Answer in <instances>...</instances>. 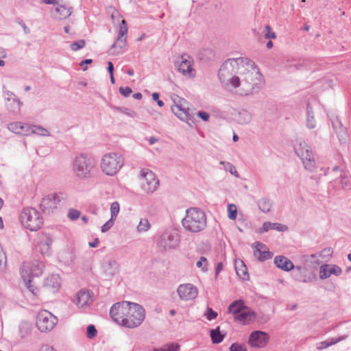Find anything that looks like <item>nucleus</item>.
<instances>
[{
	"instance_id": "1",
	"label": "nucleus",
	"mask_w": 351,
	"mask_h": 351,
	"mask_svg": "<svg viewBox=\"0 0 351 351\" xmlns=\"http://www.w3.org/2000/svg\"><path fill=\"white\" fill-rule=\"evenodd\" d=\"M247 62H249L247 58H230L222 64L219 70L218 76L226 88H236L239 84V78H240L236 75L242 74L246 70L244 65H246Z\"/></svg>"
},
{
	"instance_id": "2",
	"label": "nucleus",
	"mask_w": 351,
	"mask_h": 351,
	"mask_svg": "<svg viewBox=\"0 0 351 351\" xmlns=\"http://www.w3.org/2000/svg\"><path fill=\"white\" fill-rule=\"evenodd\" d=\"M246 72L242 73L241 77L239 78L237 93L241 95H250L257 93L263 84V76L254 64L249 60L247 63Z\"/></svg>"
},
{
	"instance_id": "3",
	"label": "nucleus",
	"mask_w": 351,
	"mask_h": 351,
	"mask_svg": "<svg viewBox=\"0 0 351 351\" xmlns=\"http://www.w3.org/2000/svg\"><path fill=\"white\" fill-rule=\"evenodd\" d=\"M71 165L74 176L78 180H84L93 176L96 160L88 154H80L75 156Z\"/></svg>"
},
{
	"instance_id": "4",
	"label": "nucleus",
	"mask_w": 351,
	"mask_h": 351,
	"mask_svg": "<svg viewBox=\"0 0 351 351\" xmlns=\"http://www.w3.org/2000/svg\"><path fill=\"white\" fill-rule=\"evenodd\" d=\"M183 228L191 233L202 231L206 226V217L199 208L192 207L186 210V216L182 220Z\"/></svg>"
},
{
	"instance_id": "5",
	"label": "nucleus",
	"mask_w": 351,
	"mask_h": 351,
	"mask_svg": "<svg viewBox=\"0 0 351 351\" xmlns=\"http://www.w3.org/2000/svg\"><path fill=\"white\" fill-rule=\"evenodd\" d=\"M19 219L22 225L30 231H37L43 223L40 213L32 207L24 208L20 213Z\"/></svg>"
},
{
	"instance_id": "6",
	"label": "nucleus",
	"mask_w": 351,
	"mask_h": 351,
	"mask_svg": "<svg viewBox=\"0 0 351 351\" xmlns=\"http://www.w3.org/2000/svg\"><path fill=\"white\" fill-rule=\"evenodd\" d=\"M174 104L171 106L172 112L180 120L191 126L195 123V113L189 109L188 102L176 95L173 97Z\"/></svg>"
},
{
	"instance_id": "7",
	"label": "nucleus",
	"mask_w": 351,
	"mask_h": 351,
	"mask_svg": "<svg viewBox=\"0 0 351 351\" xmlns=\"http://www.w3.org/2000/svg\"><path fill=\"white\" fill-rule=\"evenodd\" d=\"M124 164L123 156L118 153L106 154L101 162L102 171L108 176H114L121 169Z\"/></svg>"
},
{
	"instance_id": "8",
	"label": "nucleus",
	"mask_w": 351,
	"mask_h": 351,
	"mask_svg": "<svg viewBox=\"0 0 351 351\" xmlns=\"http://www.w3.org/2000/svg\"><path fill=\"white\" fill-rule=\"evenodd\" d=\"M294 149L302 161L304 168L309 171H313L316 164L312 150L308 144L304 141H300L295 145Z\"/></svg>"
},
{
	"instance_id": "9",
	"label": "nucleus",
	"mask_w": 351,
	"mask_h": 351,
	"mask_svg": "<svg viewBox=\"0 0 351 351\" xmlns=\"http://www.w3.org/2000/svg\"><path fill=\"white\" fill-rule=\"evenodd\" d=\"M125 317L123 326L128 328H136L141 324L145 319V310L136 303H131V306Z\"/></svg>"
},
{
	"instance_id": "10",
	"label": "nucleus",
	"mask_w": 351,
	"mask_h": 351,
	"mask_svg": "<svg viewBox=\"0 0 351 351\" xmlns=\"http://www.w3.org/2000/svg\"><path fill=\"white\" fill-rule=\"evenodd\" d=\"M180 243V235L177 230L168 228L160 235L157 240L158 246L163 251L176 249Z\"/></svg>"
},
{
	"instance_id": "11",
	"label": "nucleus",
	"mask_w": 351,
	"mask_h": 351,
	"mask_svg": "<svg viewBox=\"0 0 351 351\" xmlns=\"http://www.w3.org/2000/svg\"><path fill=\"white\" fill-rule=\"evenodd\" d=\"M66 200V195L63 193L50 194L44 197L40 204V208L45 214H51L54 212L61 202Z\"/></svg>"
},
{
	"instance_id": "12",
	"label": "nucleus",
	"mask_w": 351,
	"mask_h": 351,
	"mask_svg": "<svg viewBox=\"0 0 351 351\" xmlns=\"http://www.w3.org/2000/svg\"><path fill=\"white\" fill-rule=\"evenodd\" d=\"M317 254L304 255L301 257V265L295 266L292 272L293 278L300 282H309L313 280L312 278L308 275L306 264L311 259L314 260Z\"/></svg>"
},
{
	"instance_id": "13",
	"label": "nucleus",
	"mask_w": 351,
	"mask_h": 351,
	"mask_svg": "<svg viewBox=\"0 0 351 351\" xmlns=\"http://www.w3.org/2000/svg\"><path fill=\"white\" fill-rule=\"evenodd\" d=\"M58 319L48 311L43 310L36 316V326L42 332L51 331L56 325Z\"/></svg>"
},
{
	"instance_id": "14",
	"label": "nucleus",
	"mask_w": 351,
	"mask_h": 351,
	"mask_svg": "<svg viewBox=\"0 0 351 351\" xmlns=\"http://www.w3.org/2000/svg\"><path fill=\"white\" fill-rule=\"evenodd\" d=\"M141 180L142 189L147 193L154 192L159 185V180L155 174L147 169H143L141 171Z\"/></svg>"
},
{
	"instance_id": "15",
	"label": "nucleus",
	"mask_w": 351,
	"mask_h": 351,
	"mask_svg": "<svg viewBox=\"0 0 351 351\" xmlns=\"http://www.w3.org/2000/svg\"><path fill=\"white\" fill-rule=\"evenodd\" d=\"M131 303L130 302L123 301L112 305L110 310V315L115 322L123 326L125 315L127 313H129L128 311Z\"/></svg>"
},
{
	"instance_id": "16",
	"label": "nucleus",
	"mask_w": 351,
	"mask_h": 351,
	"mask_svg": "<svg viewBox=\"0 0 351 351\" xmlns=\"http://www.w3.org/2000/svg\"><path fill=\"white\" fill-rule=\"evenodd\" d=\"M93 293L89 290H80L73 299V303L78 308L84 309L89 306L93 302Z\"/></svg>"
},
{
	"instance_id": "17",
	"label": "nucleus",
	"mask_w": 351,
	"mask_h": 351,
	"mask_svg": "<svg viewBox=\"0 0 351 351\" xmlns=\"http://www.w3.org/2000/svg\"><path fill=\"white\" fill-rule=\"evenodd\" d=\"M269 339V335L261 330L253 331L248 339V343L253 348H263L268 343Z\"/></svg>"
},
{
	"instance_id": "18",
	"label": "nucleus",
	"mask_w": 351,
	"mask_h": 351,
	"mask_svg": "<svg viewBox=\"0 0 351 351\" xmlns=\"http://www.w3.org/2000/svg\"><path fill=\"white\" fill-rule=\"evenodd\" d=\"M180 300H191L195 299L197 294V289L192 284L186 283L179 285L177 289Z\"/></svg>"
},
{
	"instance_id": "19",
	"label": "nucleus",
	"mask_w": 351,
	"mask_h": 351,
	"mask_svg": "<svg viewBox=\"0 0 351 351\" xmlns=\"http://www.w3.org/2000/svg\"><path fill=\"white\" fill-rule=\"evenodd\" d=\"M254 246V254L260 261H264L271 258L273 256V253L269 252L267 247L258 241L253 244Z\"/></svg>"
},
{
	"instance_id": "20",
	"label": "nucleus",
	"mask_w": 351,
	"mask_h": 351,
	"mask_svg": "<svg viewBox=\"0 0 351 351\" xmlns=\"http://www.w3.org/2000/svg\"><path fill=\"white\" fill-rule=\"evenodd\" d=\"M342 274V269L336 265H322L320 267L319 278L322 280L328 278L331 275L339 276Z\"/></svg>"
},
{
	"instance_id": "21",
	"label": "nucleus",
	"mask_w": 351,
	"mask_h": 351,
	"mask_svg": "<svg viewBox=\"0 0 351 351\" xmlns=\"http://www.w3.org/2000/svg\"><path fill=\"white\" fill-rule=\"evenodd\" d=\"M25 267V266L23 265L22 269H24L25 270L24 274L25 276L30 277L32 279L33 277H38L43 274L45 265L43 262L34 261L32 263L29 267H27L26 269Z\"/></svg>"
},
{
	"instance_id": "22",
	"label": "nucleus",
	"mask_w": 351,
	"mask_h": 351,
	"mask_svg": "<svg viewBox=\"0 0 351 351\" xmlns=\"http://www.w3.org/2000/svg\"><path fill=\"white\" fill-rule=\"evenodd\" d=\"M60 278L58 275L53 274L47 277L45 282L44 288L51 293H56L60 287Z\"/></svg>"
},
{
	"instance_id": "23",
	"label": "nucleus",
	"mask_w": 351,
	"mask_h": 351,
	"mask_svg": "<svg viewBox=\"0 0 351 351\" xmlns=\"http://www.w3.org/2000/svg\"><path fill=\"white\" fill-rule=\"evenodd\" d=\"M332 125L339 141L345 143L347 139L346 128L337 117L332 120Z\"/></svg>"
},
{
	"instance_id": "24",
	"label": "nucleus",
	"mask_w": 351,
	"mask_h": 351,
	"mask_svg": "<svg viewBox=\"0 0 351 351\" xmlns=\"http://www.w3.org/2000/svg\"><path fill=\"white\" fill-rule=\"evenodd\" d=\"M274 262L278 268L285 271H289L295 268L293 263L284 256H276Z\"/></svg>"
},
{
	"instance_id": "25",
	"label": "nucleus",
	"mask_w": 351,
	"mask_h": 351,
	"mask_svg": "<svg viewBox=\"0 0 351 351\" xmlns=\"http://www.w3.org/2000/svg\"><path fill=\"white\" fill-rule=\"evenodd\" d=\"M255 313L247 306H245L240 313L236 315L234 319L244 324H247L253 322L255 319Z\"/></svg>"
},
{
	"instance_id": "26",
	"label": "nucleus",
	"mask_w": 351,
	"mask_h": 351,
	"mask_svg": "<svg viewBox=\"0 0 351 351\" xmlns=\"http://www.w3.org/2000/svg\"><path fill=\"white\" fill-rule=\"evenodd\" d=\"M72 12V7L58 3L54 10V17L58 20H63L70 16Z\"/></svg>"
},
{
	"instance_id": "27",
	"label": "nucleus",
	"mask_w": 351,
	"mask_h": 351,
	"mask_svg": "<svg viewBox=\"0 0 351 351\" xmlns=\"http://www.w3.org/2000/svg\"><path fill=\"white\" fill-rule=\"evenodd\" d=\"M4 98L8 102L12 101V103H14V107L10 108L11 112L15 114L19 113L20 112L22 102L15 97L14 94L12 92L8 90H5Z\"/></svg>"
},
{
	"instance_id": "28",
	"label": "nucleus",
	"mask_w": 351,
	"mask_h": 351,
	"mask_svg": "<svg viewBox=\"0 0 351 351\" xmlns=\"http://www.w3.org/2000/svg\"><path fill=\"white\" fill-rule=\"evenodd\" d=\"M181 58V62L178 65V70L184 75L193 76V69L191 62L184 58V56H182Z\"/></svg>"
},
{
	"instance_id": "29",
	"label": "nucleus",
	"mask_w": 351,
	"mask_h": 351,
	"mask_svg": "<svg viewBox=\"0 0 351 351\" xmlns=\"http://www.w3.org/2000/svg\"><path fill=\"white\" fill-rule=\"evenodd\" d=\"M234 267L237 274L240 278L243 279V280H247L249 279L247 269L243 261L235 260Z\"/></svg>"
},
{
	"instance_id": "30",
	"label": "nucleus",
	"mask_w": 351,
	"mask_h": 351,
	"mask_svg": "<svg viewBox=\"0 0 351 351\" xmlns=\"http://www.w3.org/2000/svg\"><path fill=\"white\" fill-rule=\"evenodd\" d=\"M103 268L106 274L109 276H113L119 271V264L114 260H110L103 265Z\"/></svg>"
},
{
	"instance_id": "31",
	"label": "nucleus",
	"mask_w": 351,
	"mask_h": 351,
	"mask_svg": "<svg viewBox=\"0 0 351 351\" xmlns=\"http://www.w3.org/2000/svg\"><path fill=\"white\" fill-rule=\"evenodd\" d=\"M287 229V227L285 225H282L278 223L265 222L263 225L261 232H267L269 230H276L280 232H284Z\"/></svg>"
},
{
	"instance_id": "32",
	"label": "nucleus",
	"mask_w": 351,
	"mask_h": 351,
	"mask_svg": "<svg viewBox=\"0 0 351 351\" xmlns=\"http://www.w3.org/2000/svg\"><path fill=\"white\" fill-rule=\"evenodd\" d=\"M245 306L242 300H236L229 306L228 312L232 313L235 317Z\"/></svg>"
},
{
	"instance_id": "33",
	"label": "nucleus",
	"mask_w": 351,
	"mask_h": 351,
	"mask_svg": "<svg viewBox=\"0 0 351 351\" xmlns=\"http://www.w3.org/2000/svg\"><path fill=\"white\" fill-rule=\"evenodd\" d=\"M24 269H21V277L25 284V286L27 287L29 291L34 295H37L38 294V289L37 287H34L32 285V279L30 277L25 276Z\"/></svg>"
},
{
	"instance_id": "34",
	"label": "nucleus",
	"mask_w": 351,
	"mask_h": 351,
	"mask_svg": "<svg viewBox=\"0 0 351 351\" xmlns=\"http://www.w3.org/2000/svg\"><path fill=\"white\" fill-rule=\"evenodd\" d=\"M252 114L247 110H243L238 113L237 121L240 124H248L252 121Z\"/></svg>"
},
{
	"instance_id": "35",
	"label": "nucleus",
	"mask_w": 351,
	"mask_h": 351,
	"mask_svg": "<svg viewBox=\"0 0 351 351\" xmlns=\"http://www.w3.org/2000/svg\"><path fill=\"white\" fill-rule=\"evenodd\" d=\"M52 239L47 236H45L44 238L40 241L39 247L42 254L48 253L52 244Z\"/></svg>"
},
{
	"instance_id": "36",
	"label": "nucleus",
	"mask_w": 351,
	"mask_h": 351,
	"mask_svg": "<svg viewBox=\"0 0 351 351\" xmlns=\"http://www.w3.org/2000/svg\"><path fill=\"white\" fill-rule=\"evenodd\" d=\"M313 114V109L310 106L309 104H308L306 106V125L309 129H313L316 126V122Z\"/></svg>"
},
{
	"instance_id": "37",
	"label": "nucleus",
	"mask_w": 351,
	"mask_h": 351,
	"mask_svg": "<svg viewBox=\"0 0 351 351\" xmlns=\"http://www.w3.org/2000/svg\"><path fill=\"white\" fill-rule=\"evenodd\" d=\"M258 206L262 212L269 213L271 210L272 204L269 199L263 197L258 202Z\"/></svg>"
},
{
	"instance_id": "38",
	"label": "nucleus",
	"mask_w": 351,
	"mask_h": 351,
	"mask_svg": "<svg viewBox=\"0 0 351 351\" xmlns=\"http://www.w3.org/2000/svg\"><path fill=\"white\" fill-rule=\"evenodd\" d=\"M210 337L213 343H219L223 341L224 335L221 334L219 326L210 330Z\"/></svg>"
},
{
	"instance_id": "39",
	"label": "nucleus",
	"mask_w": 351,
	"mask_h": 351,
	"mask_svg": "<svg viewBox=\"0 0 351 351\" xmlns=\"http://www.w3.org/2000/svg\"><path fill=\"white\" fill-rule=\"evenodd\" d=\"M346 338V336H343L337 339H332L330 341H324L319 343V346L317 347V349L319 350H323L325 348H327L328 347L332 346L341 340H343Z\"/></svg>"
},
{
	"instance_id": "40",
	"label": "nucleus",
	"mask_w": 351,
	"mask_h": 351,
	"mask_svg": "<svg viewBox=\"0 0 351 351\" xmlns=\"http://www.w3.org/2000/svg\"><path fill=\"white\" fill-rule=\"evenodd\" d=\"M339 182L343 189H350L351 188V178L345 172L341 173Z\"/></svg>"
},
{
	"instance_id": "41",
	"label": "nucleus",
	"mask_w": 351,
	"mask_h": 351,
	"mask_svg": "<svg viewBox=\"0 0 351 351\" xmlns=\"http://www.w3.org/2000/svg\"><path fill=\"white\" fill-rule=\"evenodd\" d=\"M31 331V326L27 322H22L19 325V333L21 338L27 337Z\"/></svg>"
},
{
	"instance_id": "42",
	"label": "nucleus",
	"mask_w": 351,
	"mask_h": 351,
	"mask_svg": "<svg viewBox=\"0 0 351 351\" xmlns=\"http://www.w3.org/2000/svg\"><path fill=\"white\" fill-rule=\"evenodd\" d=\"M180 349V345L178 343H172L171 344H167L159 348H154L153 351H178Z\"/></svg>"
},
{
	"instance_id": "43",
	"label": "nucleus",
	"mask_w": 351,
	"mask_h": 351,
	"mask_svg": "<svg viewBox=\"0 0 351 351\" xmlns=\"http://www.w3.org/2000/svg\"><path fill=\"white\" fill-rule=\"evenodd\" d=\"M23 125L20 122L11 123L8 125V128L14 133L21 134L23 130Z\"/></svg>"
},
{
	"instance_id": "44",
	"label": "nucleus",
	"mask_w": 351,
	"mask_h": 351,
	"mask_svg": "<svg viewBox=\"0 0 351 351\" xmlns=\"http://www.w3.org/2000/svg\"><path fill=\"white\" fill-rule=\"evenodd\" d=\"M333 250L331 247H326L324 248L322 251H321L319 254H317V257H322L324 259H326V261H328L332 255Z\"/></svg>"
},
{
	"instance_id": "45",
	"label": "nucleus",
	"mask_w": 351,
	"mask_h": 351,
	"mask_svg": "<svg viewBox=\"0 0 351 351\" xmlns=\"http://www.w3.org/2000/svg\"><path fill=\"white\" fill-rule=\"evenodd\" d=\"M228 216L231 220H234L237 216V208L235 204H230L228 206Z\"/></svg>"
},
{
	"instance_id": "46",
	"label": "nucleus",
	"mask_w": 351,
	"mask_h": 351,
	"mask_svg": "<svg viewBox=\"0 0 351 351\" xmlns=\"http://www.w3.org/2000/svg\"><path fill=\"white\" fill-rule=\"evenodd\" d=\"M150 228V223L147 219H141L138 226L137 230L138 232H146Z\"/></svg>"
},
{
	"instance_id": "47",
	"label": "nucleus",
	"mask_w": 351,
	"mask_h": 351,
	"mask_svg": "<svg viewBox=\"0 0 351 351\" xmlns=\"http://www.w3.org/2000/svg\"><path fill=\"white\" fill-rule=\"evenodd\" d=\"M120 207L118 202H114L110 206V215L112 219H115L119 213Z\"/></svg>"
},
{
	"instance_id": "48",
	"label": "nucleus",
	"mask_w": 351,
	"mask_h": 351,
	"mask_svg": "<svg viewBox=\"0 0 351 351\" xmlns=\"http://www.w3.org/2000/svg\"><path fill=\"white\" fill-rule=\"evenodd\" d=\"M127 33H128L127 23H126L125 20H122L120 27H119V29L118 37L124 38V37H125V36L127 34Z\"/></svg>"
},
{
	"instance_id": "49",
	"label": "nucleus",
	"mask_w": 351,
	"mask_h": 351,
	"mask_svg": "<svg viewBox=\"0 0 351 351\" xmlns=\"http://www.w3.org/2000/svg\"><path fill=\"white\" fill-rule=\"evenodd\" d=\"M125 43H126V37H124V38L117 37V41L112 45L111 49L119 48L120 49H122L125 46Z\"/></svg>"
},
{
	"instance_id": "50",
	"label": "nucleus",
	"mask_w": 351,
	"mask_h": 351,
	"mask_svg": "<svg viewBox=\"0 0 351 351\" xmlns=\"http://www.w3.org/2000/svg\"><path fill=\"white\" fill-rule=\"evenodd\" d=\"M86 45V42L84 40H79L77 41H75L71 44V49L73 51H77L84 48Z\"/></svg>"
},
{
	"instance_id": "51",
	"label": "nucleus",
	"mask_w": 351,
	"mask_h": 351,
	"mask_svg": "<svg viewBox=\"0 0 351 351\" xmlns=\"http://www.w3.org/2000/svg\"><path fill=\"white\" fill-rule=\"evenodd\" d=\"M196 265L197 267L201 268L204 272H206L208 271V269H207L208 261H207V259L204 256L200 257L199 260L197 262Z\"/></svg>"
},
{
	"instance_id": "52",
	"label": "nucleus",
	"mask_w": 351,
	"mask_h": 351,
	"mask_svg": "<svg viewBox=\"0 0 351 351\" xmlns=\"http://www.w3.org/2000/svg\"><path fill=\"white\" fill-rule=\"evenodd\" d=\"M97 330L94 325H89L86 328V335L88 338L93 339L97 335Z\"/></svg>"
},
{
	"instance_id": "53",
	"label": "nucleus",
	"mask_w": 351,
	"mask_h": 351,
	"mask_svg": "<svg viewBox=\"0 0 351 351\" xmlns=\"http://www.w3.org/2000/svg\"><path fill=\"white\" fill-rule=\"evenodd\" d=\"M80 216V212L75 209H70L68 213V217L71 220H76Z\"/></svg>"
},
{
	"instance_id": "54",
	"label": "nucleus",
	"mask_w": 351,
	"mask_h": 351,
	"mask_svg": "<svg viewBox=\"0 0 351 351\" xmlns=\"http://www.w3.org/2000/svg\"><path fill=\"white\" fill-rule=\"evenodd\" d=\"M220 164L221 165L227 164L228 167L226 169L228 170L232 175H234L236 177H239L238 172H237L235 167L232 164H231L230 162H225L223 161H221Z\"/></svg>"
},
{
	"instance_id": "55",
	"label": "nucleus",
	"mask_w": 351,
	"mask_h": 351,
	"mask_svg": "<svg viewBox=\"0 0 351 351\" xmlns=\"http://www.w3.org/2000/svg\"><path fill=\"white\" fill-rule=\"evenodd\" d=\"M230 351H247V349L244 345L234 343L230 347Z\"/></svg>"
},
{
	"instance_id": "56",
	"label": "nucleus",
	"mask_w": 351,
	"mask_h": 351,
	"mask_svg": "<svg viewBox=\"0 0 351 351\" xmlns=\"http://www.w3.org/2000/svg\"><path fill=\"white\" fill-rule=\"evenodd\" d=\"M115 219H112V218H110L107 222H106L102 226H101V232H106L108 231L112 226L114 225Z\"/></svg>"
},
{
	"instance_id": "57",
	"label": "nucleus",
	"mask_w": 351,
	"mask_h": 351,
	"mask_svg": "<svg viewBox=\"0 0 351 351\" xmlns=\"http://www.w3.org/2000/svg\"><path fill=\"white\" fill-rule=\"evenodd\" d=\"M116 109L117 110H119V112H121L125 114H127L131 117H134L136 115V113L134 111H132L126 108L117 107V108H116Z\"/></svg>"
},
{
	"instance_id": "58",
	"label": "nucleus",
	"mask_w": 351,
	"mask_h": 351,
	"mask_svg": "<svg viewBox=\"0 0 351 351\" xmlns=\"http://www.w3.org/2000/svg\"><path fill=\"white\" fill-rule=\"evenodd\" d=\"M265 38H272V39H274L276 38V33H274V32H272L271 30V28L270 27L269 25H266L265 26Z\"/></svg>"
},
{
	"instance_id": "59",
	"label": "nucleus",
	"mask_w": 351,
	"mask_h": 351,
	"mask_svg": "<svg viewBox=\"0 0 351 351\" xmlns=\"http://www.w3.org/2000/svg\"><path fill=\"white\" fill-rule=\"evenodd\" d=\"M7 263V258L2 247L0 245V267H5Z\"/></svg>"
},
{
	"instance_id": "60",
	"label": "nucleus",
	"mask_w": 351,
	"mask_h": 351,
	"mask_svg": "<svg viewBox=\"0 0 351 351\" xmlns=\"http://www.w3.org/2000/svg\"><path fill=\"white\" fill-rule=\"evenodd\" d=\"M119 93L124 97H128L132 93V90L131 88L128 86L125 87H120L119 88Z\"/></svg>"
},
{
	"instance_id": "61",
	"label": "nucleus",
	"mask_w": 351,
	"mask_h": 351,
	"mask_svg": "<svg viewBox=\"0 0 351 351\" xmlns=\"http://www.w3.org/2000/svg\"><path fill=\"white\" fill-rule=\"evenodd\" d=\"M206 315V318L208 320H213L217 317V313L215 311H214L211 308H208Z\"/></svg>"
},
{
	"instance_id": "62",
	"label": "nucleus",
	"mask_w": 351,
	"mask_h": 351,
	"mask_svg": "<svg viewBox=\"0 0 351 351\" xmlns=\"http://www.w3.org/2000/svg\"><path fill=\"white\" fill-rule=\"evenodd\" d=\"M34 132L41 136H48L50 135L49 132L46 129L40 126L36 128V130Z\"/></svg>"
},
{
	"instance_id": "63",
	"label": "nucleus",
	"mask_w": 351,
	"mask_h": 351,
	"mask_svg": "<svg viewBox=\"0 0 351 351\" xmlns=\"http://www.w3.org/2000/svg\"><path fill=\"white\" fill-rule=\"evenodd\" d=\"M198 117L201 118L204 121H208L210 118V114L204 111H199L197 113Z\"/></svg>"
},
{
	"instance_id": "64",
	"label": "nucleus",
	"mask_w": 351,
	"mask_h": 351,
	"mask_svg": "<svg viewBox=\"0 0 351 351\" xmlns=\"http://www.w3.org/2000/svg\"><path fill=\"white\" fill-rule=\"evenodd\" d=\"M159 97H160V95H159V93H154L152 94V99L154 101H157V104L160 107H162L164 106V102L162 100L159 99Z\"/></svg>"
}]
</instances>
